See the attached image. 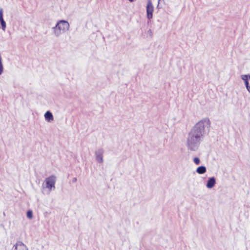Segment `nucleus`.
Returning a JSON list of instances; mask_svg holds the SVG:
<instances>
[{
	"mask_svg": "<svg viewBox=\"0 0 250 250\" xmlns=\"http://www.w3.org/2000/svg\"><path fill=\"white\" fill-rule=\"evenodd\" d=\"M210 121L208 118H204L196 123L188 133L186 139V146L188 150L197 151L206 134L209 131Z\"/></svg>",
	"mask_w": 250,
	"mask_h": 250,
	"instance_id": "f257e3e1",
	"label": "nucleus"
},
{
	"mask_svg": "<svg viewBox=\"0 0 250 250\" xmlns=\"http://www.w3.org/2000/svg\"><path fill=\"white\" fill-rule=\"evenodd\" d=\"M69 27L70 24L67 21L63 20H59L55 26L52 28L53 35L56 37H59L68 31Z\"/></svg>",
	"mask_w": 250,
	"mask_h": 250,
	"instance_id": "f03ea898",
	"label": "nucleus"
},
{
	"mask_svg": "<svg viewBox=\"0 0 250 250\" xmlns=\"http://www.w3.org/2000/svg\"><path fill=\"white\" fill-rule=\"evenodd\" d=\"M56 180V176L53 175L49 176L45 179L44 187L48 189L49 192L55 189Z\"/></svg>",
	"mask_w": 250,
	"mask_h": 250,
	"instance_id": "7ed1b4c3",
	"label": "nucleus"
},
{
	"mask_svg": "<svg viewBox=\"0 0 250 250\" xmlns=\"http://www.w3.org/2000/svg\"><path fill=\"white\" fill-rule=\"evenodd\" d=\"M154 11V7L152 4L151 0H147L146 5V15L148 19H151L153 17V12Z\"/></svg>",
	"mask_w": 250,
	"mask_h": 250,
	"instance_id": "20e7f679",
	"label": "nucleus"
},
{
	"mask_svg": "<svg viewBox=\"0 0 250 250\" xmlns=\"http://www.w3.org/2000/svg\"><path fill=\"white\" fill-rule=\"evenodd\" d=\"M104 151L103 149L100 148L97 150L95 152V157L97 162L99 163H102L103 162V154Z\"/></svg>",
	"mask_w": 250,
	"mask_h": 250,
	"instance_id": "39448f33",
	"label": "nucleus"
},
{
	"mask_svg": "<svg viewBox=\"0 0 250 250\" xmlns=\"http://www.w3.org/2000/svg\"><path fill=\"white\" fill-rule=\"evenodd\" d=\"M241 78L245 84L247 90L250 93V79L248 78V75H242Z\"/></svg>",
	"mask_w": 250,
	"mask_h": 250,
	"instance_id": "423d86ee",
	"label": "nucleus"
},
{
	"mask_svg": "<svg viewBox=\"0 0 250 250\" xmlns=\"http://www.w3.org/2000/svg\"><path fill=\"white\" fill-rule=\"evenodd\" d=\"M15 250H28V248L22 242L18 241L14 246Z\"/></svg>",
	"mask_w": 250,
	"mask_h": 250,
	"instance_id": "0eeeda50",
	"label": "nucleus"
},
{
	"mask_svg": "<svg viewBox=\"0 0 250 250\" xmlns=\"http://www.w3.org/2000/svg\"><path fill=\"white\" fill-rule=\"evenodd\" d=\"M215 178L214 177H210L207 181L206 187L208 188H212L215 186Z\"/></svg>",
	"mask_w": 250,
	"mask_h": 250,
	"instance_id": "6e6552de",
	"label": "nucleus"
},
{
	"mask_svg": "<svg viewBox=\"0 0 250 250\" xmlns=\"http://www.w3.org/2000/svg\"><path fill=\"white\" fill-rule=\"evenodd\" d=\"M44 116L46 121L47 122H51L54 119L52 114L49 111H46Z\"/></svg>",
	"mask_w": 250,
	"mask_h": 250,
	"instance_id": "1a4fd4ad",
	"label": "nucleus"
},
{
	"mask_svg": "<svg viewBox=\"0 0 250 250\" xmlns=\"http://www.w3.org/2000/svg\"><path fill=\"white\" fill-rule=\"evenodd\" d=\"M207 171V168L205 166H200L196 170V172L199 174H204Z\"/></svg>",
	"mask_w": 250,
	"mask_h": 250,
	"instance_id": "9d476101",
	"label": "nucleus"
},
{
	"mask_svg": "<svg viewBox=\"0 0 250 250\" xmlns=\"http://www.w3.org/2000/svg\"><path fill=\"white\" fill-rule=\"evenodd\" d=\"M4 67L2 63V58L1 54L0 52V75H1L3 72Z\"/></svg>",
	"mask_w": 250,
	"mask_h": 250,
	"instance_id": "9b49d317",
	"label": "nucleus"
},
{
	"mask_svg": "<svg viewBox=\"0 0 250 250\" xmlns=\"http://www.w3.org/2000/svg\"><path fill=\"white\" fill-rule=\"evenodd\" d=\"M1 25V28L3 31H5L6 27V24L5 21L4 20H1V21H0Z\"/></svg>",
	"mask_w": 250,
	"mask_h": 250,
	"instance_id": "f8f14e48",
	"label": "nucleus"
},
{
	"mask_svg": "<svg viewBox=\"0 0 250 250\" xmlns=\"http://www.w3.org/2000/svg\"><path fill=\"white\" fill-rule=\"evenodd\" d=\"M193 160L195 164H196V165H198L201 163L200 160L198 157H194Z\"/></svg>",
	"mask_w": 250,
	"mask_h": 250,
	"instance_id": "ddd939ff",
	"label": "nucleus"
},
{
	"mask_svg": "<svg viewBox=\"0 0 250 250\" xmlns=\"http://www.w3.org/2000/svg\"><path fill=\"white\" fill-rule=\"evenodd\" d=\"M27 216L29 218H32L33 216L32 212L31 210H28L27 212Z\"/></svg>",
	"mask_w": 250,
	"mask_h": 250,
	"instance_id": "4468645a",
	"label": "nucleus"
},
{
	"mask_svg": "<svg viewBox=\"0 0 250 250\" xmlns=\"http://www.w3.org/2000/svg\"><path fill=\"white\" fill-rule=\"evenodd\" d=\"M0 19L3 20V10L2 8L0 9Z\"/></svg>",
	"mask_w": 250,
	"mask_h": 250,
	"instance_id": "2eb2a0df",
	"label": "nucleus"
},
{
	"mask_svg": "<svg viewBox=\"0 0 250 250\" xmlns=\"http://www.w3.org/2000/svg\"><path fill=\"white\" fill-rule=\"evenodd\" d=\"M76 181H77V178H74L72 179V182H73V183H75Z\"/></svg>",
	"mask_w": 250,
	"mask_h": 250,
	"instance_id": "dca6fc26",
	"label": "nucleus"
},
{
	"mask_svg": "<svg viewBox=\"0 0 250 250\" xmlns=\"http://www.w3.org/2000/svg\"><path fill=\"white\" fill-rule=\"evenodd\" d=\"M148 33L149 34H152V31L150 29H149L148 31Z\"/></svg>",
	"mask_w": 250,
	"mask_h": 250,
	"instance_id": "f3484780",
	"label": "nucleus"
},
{
	"mask_svg": "<svg viewBox=\"0 0 250 250\" xmlns=\"http://www.w3.org/2000/svg\"><path fill=\"white\" fill-rule=\"evenodd\" d=\"M160 0H158V5H157V6H158V7L159 4V3H160Z\"/></svg>",
	"mask_w": 250,
	"mask_h": 250,
	"instance_id": "a211bd4d",
	"label": "nucleus"
},
{
	"mask_svg": "<svg viewBox=\"0 0 250 250\" xmlns=\"http://www.w3.org/2000/svg\"><path fill=\"white\" fill-rule=\"evenodd\" d=\"M130 2H132L134 0H128Z\"/></svg>",
	"mask_w": 250,
	"mask_h": 250,
	"instance_id": "6ab92c4d",
	"label": "nucleus"
},
{
	"mask_svg": "<svg viewBox=\"0 0 250 250\" xmlns=\"http://www.w3.org/2000/svg\"><path fill=\"white\" fill-rule=\"evenodd\" d=\"M1 21V19H0V21Z\"/></svg>",
	"mask_w": 250,
	"mask_h": 250,
	"instance_id": "aec40b11",
	"label": "nucleus"
}]
</instances>
